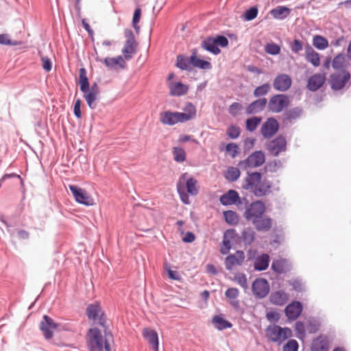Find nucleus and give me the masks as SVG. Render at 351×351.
Here are the masks:
<instances>
[{
    "label": "nucleus",
    "mask_w": 351,
    "mask_h": 351,
    "mask_svg": "<svg viewBox=\"0 0 351 351\" xmlns=\"http://www.w3.org/2000/svg\"><path fill=\"white\" fill-rule=\"evenodd\" d=\"M143 336L147 339L149 346L152 347L154 351H158V336L154 330L144 328L143 330Z\"/></svg>",
    "instance_id": "nucleus-24"
},
{
    "label": "nucleus",
    "mask_w": 351,
    "mask_h": 351,
    "mask_svg": "<svg viewBox=\"0 0 351 351\" xmlns=\"http://www.w3.org/2000/svg\"><path fill=\"white\" fill-rule=\"evenodd\" d=\"M269 263V256L267 254H263L256 259L254 262V269L258 271L265 270Z\"/></svg>",
    "instance_id": "nucleus-35"
},
{
    "label": "nucleus",
    "mask_w": 351,
    "mask_h": 351,
    "mask_svg": "<svg viewBox=\"0 0 351 351\" xmlns=\"http://www.w3.org/2000/svg\"><path fill=\"white\" fill-rule=\"evenodd\" d=\"M253 293L259 298H265L269 291V285L265 279H256L252 285Z\"/></svg>",
    "instance_id": "nucleus-15"
},
{
    "label": "nucleus",
    "mask_w": 351,
    "mask_h": 351,
    "mask_svg": "<svg viewBox=\"0 0 351 351\" xmlns=\"http://www.w3.org/2000/svg\"><path fill=\"white\" fill-rule=\"evenodd\" d=\"M196 108L190 102L186 103L183 112L165 111L160 114V121L165 125H173L178 123H184L196 117Z\"/></svg>",
    "instance_id": "nucleus-3"
},
{
    "label": "nucleus",
    "mask_w": 351,
    "mask_h": 351,
    "mask_svg": "<svg viewBox=\"0 0 351 351\" xmlns=\"http://www.w3.org/2000/svg\"><path fill=\"white\" fill-rule=\"evenodd\" d=\"M165 269L169 278L172 280H180V276L176 271H173L168 265H165Z\"/></svg>",
    "instance_id": "nucleus-61"
},
{
    "label": "nucleus",
    "mask_w": 351,
    "mask_h": 351,
    "mask_svg": "<svg viewBox=\"0 0 351 351\" xmlns=\"http://www.w3.org/2000/svg\"><path fill=\"white\" fill-rule=\"evenodd\" d=\"M289 104L290 99L289 96L283 94H278L270 98L268 103V108L272 112L278 113L287 108Z\"/></svg>",
    "instance_id": "nucleus-8"
},
{
    "label": "nucleus",
    "mask_w": 351,
    "mask_h": 351,
    "mask_svg": "<svg viewBox=\"0 0 351 351\" xmlns=\"http://www.w3.org/2000/svg\"><path fill=\"white\" fill-rule=\"evenodd\" d=\"M330 342L325 335H319L312 341L311 351H328Z\"/></svg>",
    "instance_id": "nucleus-21"
},
{
    "label": "nucleus",
    "mask_w": 351,
    "mask_h": 351,
    "mask_svg": "<svg viewBox=\"0 0 351 351\" xmlns=\"http://www.w3.org/2000/svg\"><path fill=\"white\" fill-rule=\"evenodd\" d=\"M255 232L251 228H247L242 232L243 241L247 244H251L254 240Z\"/></svg>",
    "instance_id": "nucleus-50"
},
{
    "label": "nucleus",
    "mask_w": 351,
    "mask_h": 351,
    "mask_svg": "<svg viewBox=\"0 0 351 351\" xmlns=\"http://www.w3.org/2000/svg\"><path fill=\"white\" fill-rule=\"evenodd\" d=\"M176 188L180 199L184 204H190L189 195L195 196L199 190L197 180L186 172L179 177Z\"/></svg>",
    "instance_id": "nucleus-2"
},
{
    "label": "nucleus",
    "mask_w": 351,
    "mask_h": 351,
    "mask_svg": "<svg viewBox=\"0 0 351 351\" xmlns=\"http://www.w3.org/2000/svg\"><path fill=\"white\" fill-rule=\"evenodd\" d=\"M104 62L108 68L112 69H124L125 67V62L121 56L115 58H106L104 60Z\"/></svg>",
    "instance_id": "nucleus-29"
},
{
    "label": "nucleus",
    "mask_w": 351,
    "mask_h": 351,
    "mask_svg": "<svg viewBox=\"0 0 351 351\" xmlns=\"http://www.w3.org/2000/svg\"><path fill=\"white\" fill-rule=\"evenodd\" d=\"M84 93V97L89 108H90L91 109H95L96 108L95 101L97 99L99 93L95 91H92L89 89L88 92Z\"/></svg>",
    "instance_id": "nucleus-40"
},
{
    "label": "nucleus",
    "mask_w": 351,
    "mask_h": 351,
    "mask_svg": "<svg viewBox=\"0 0 351 351\" xmlns=\"http://www.w3.org/2000/svg\"><path fill=\"white\" fill-rule=\"evenodd\" d=\"M241 131L239 127L236 125H230L228 128L226 130V134L230 138L235 139L238 138L240 135Z\"/></svg>",
    "instance_id": "nucleus-51"
},
{
    "label": "nucleus",
    "mask_w": 351,
    "mask_h": 351,
    "mask_svg": "<svg viewBox=\"0 0 351 351\" xmlns=\"http://www.w3.org/2000/svg\"><path fill=\"white\" fill-rule=\"evenodd\" d=\"M271 185L269 180L263 178L261 173L254 171L247 173L242 188L250 191L256 197H261L266 196L271 192Z\"/></svg>",
    "instance_id": "nucleus-1"
},
{
    "label": "nucleus",
    "mask_w": 351,
    "mask_h": 351,
    "mask_svg": "<svg viewBox=\"0 0 351 351\" xmlns=\"http://www.w3.org/2000/svg\"><path fill=\"white\" fill-rule=\"evenodd\" d=\"M305 58L315 67L320 65L319 53L315 51L311 46H308L306 48Z\"/></svg>",
    "instance_id": "nucleus-30"
},
{
    "label": "nucleus",
    "mask_w": 351,
    "mask_h": 351,
    "mask_svg": "<svg viewBox=\"0 0 351 351\" xmlns=\"http://www.w3.org/2000/svg\"><path fill=\"white\" fill-rule=\"evenodd\" d=\"M278 121L274 118H269L263 124L261 132L265 138H269L278 132Z\"/></svg>",
    "instance_id": "nucleus-17"
},
{
    "label": "nucleus",
    "mask_w": 351,
    "mask_h": 351,
    "mask_svg": "<svg viewBox=\"0 0 351 351\" xmlns=\"http://www.w3.org/2000/svg\"><path fill=\"white\" fill-rule=\"evenodd\" d=\"M313 45L319 50H324L328 47V41L322 36L315 35L313 38Z\"/></svg>",
    "instance_id": "nucleus-39"
},
{
    "label": "nucleus",
    "mask_w": 351,
    "mask_h": 351,
    "mask_svg": "<svg viewBox=\"0 0 351 351\" xmlns=\"http://www.w3.org/2000/svg\"><path fill=\"white\" fill-rule=\"evenodd\" d=\"M223 216L226 221L230 225H236L239 221L238 215L232 210H227L223 212Z\"/></svg>",
    "instance_id": "nucleus-45"
},
{
    "label": "nucleus",
    "mask_w": 351,
    "mask_h": 351,
    "mask_svg": "<svg viewBox=\"0 0 351 351\" xmlns=\"http://www.w3.org/2000/svg\"><path fill=\"white\" fill-rule=\"evenodd\" d=\"M350 79V74L347 70H342L339 73H333L330 77V83L333 90L342 89Z\"/></svg>",
    "instance_id": "nucleus-10"
},
{
    "label": "nucleus",
    "mask_w": 351,
    "mask_h": 351,
    "mask_svg": "<svg viewBox=\"0 0 351 351\" xmlns=\"http://www.w3.org/2000/svg\"><path fill=\"white\" fill-rule=\"evenodd\" d=\"M42 66L44 70L49 72L51 70L52 64L50 59L46 56L41 57Z\"/></svg>",
    "instance_id": "nucleus-59"
},
{
    "label": "nucleus",
    "mask_w": 351,
    "mask_h": 351,
    "mask_svg": "<svg viewBox=\"0 0 351 351\" xmlns=\"http://www.w3.org/2000/svg\"><path fill=\"white\" fill-rule=\"evenodd\" d=\"M241 109V104L239 103L234 102L230 106L229 112L232 115L236 116L237 114L238 111L240 110Z\"/></svg>",
    "instance_id": "nucleus-64"
},
{
    "label": "nucleus",
    "mask_w": 351,
    "mask_h": 351,
    "mask_svg": "<svg viewBox=\"0 0 351 351\" xmlns=\"http://www.w3.org/2000/svg\"><path fill=\"white\" fill-rule=\"evenodd\" d=\"M58 327V324L47 315H44L43 319L40 322V328L43 335L47 339L52 338L53 332Z\"/></svg>",
    "instance_id": "nucleus-13"
},
{
    "label": "nucleus",
    "mask_w": 351,
    "mask_h": 351,
    "mask_svg": "<svg viewBox=\"0 0 351 351\" xmlns=\"http://www.w3.org/2000/svg\"><path fill=\"white\" fill-rule=\"evenodd\" d=\"M265 51L271 55H277L280 51V47L279 45L274 43H268L265 47Z\"/></svg>",
    "instance_id": "nucleus-54"
},
{
    "label": "nucleus",
    "mask_w": 351,
    "mask_h": 351,
    "mask_svg": "<svg viewBox=\"0 0 351 351\" xmlns=\"http://www.w3.org/2000/svg\"><path fill=\"white\" fill-rule=\"evenodd\" d=\"M298 343L295 340L291 339L283 346V351H298Z\"/></svg>",
    "instance_id": "nucleus-57"
},
{
    "label": "nucleus",
    "mask_w": 351,
    "mask_h": 351,
    "mask_svg": "<svg viewBox=\"0 0 351 351\" xmlns=\"http://www.w3.org/2000/svg\"><path fill=\"white\" fill-rule=\"evenodd\" d=\"M173 159L177 162H183L186 160V154L184 149L179 147H174L172 149Z\"/></svg>",
    "instance_id": "nucleus-42"
},
{
    "label": "nucleus",
    "mask_w": 351,
    "mask_h": 351,
    "mask_svg": "<svg viewBox=\"0 0 351 351\" xmlns=\"http://www.w3.org/2000/svg\"><path fill=\"white\" fill-rule=\"evenodd\" d=\"M288 300V295L283 291H278L270 295V301L276 305H284Z\"/></svg>",
    "instance_id": "nucleus-31"
},
{
    "label": "nucleus",
    "mask_w": 351,
    "mask_h": 351,
    "mask_svg": "<svg viewBox=\"0 0 351 351\" xmlns=\"http://www.w3.org/2000/svg\"><path fill=\"white\" fill-rule=\"evenodd\" d=\"M212 323L214 326L219 330L232 327V324L228 320L223 319L221 315L214 316L212 319Z\"/></svg>",
    "instance_id": "nucleus-33"
},
{
    "label": "nucleus",
    "mask_w": 351,
    "mask_h": 351,
    "mask_svg": "<svg viewBox=\"0 0 351 351\" xmlns=\"http://www.w3.org/2000/svg\"><path fill=\"white\" fill-rule=\"evenodd\" d=\"M90 351H111V343L113 341L111 334L102 336L99 329L91 328L87 333Z\"/></svg>",
    "instance_id": "nucleus-4"
},
{
    "label": "nucleus",
    "mask_w": 351,
    "mask_h": 351,
    "mask_svg": "<svg viewBox=\"0 0 351 351\" xmlns=\"http://www.w3.org/2000/svg\"><path fill=\"white\" fill-rule=\"evenodd\" d=\"M295 330L298 338L302 339L305 336V326L301 322H297L295 325Z\"/></svg>",
    "instance_id": "nucleus-55"
},
{
    "label": "nucleus",
    "mask_w": 351,
    "mask_h": 351,
    "mask_svg": "<svg viewBox=\"0 0 351 351\" xmlns=\"http://www.w3.org/2000/svg\"><path fill=\"white\" fill-rule=\"evenodd\" d=\"M346 66V57L343 53H338L332 60V67L335 71L345 70Z\"/></svg>",
    "instance_id": "nucleus-34"
},
{
    "label": "nucleus",
    "mask_w": 351,
    "mask_h": 351,
    "mask_svg": "<svg viewBox=\"0 0 351 351\" xmlns=\"http://www.w3.org/2000/svg\"><path fill=\"white\" fill-rule=\"evenodd\" d=\"M17 236L20 240H27L29 239L30 233L25 230H19L17 231Z\"/></svg>",
    "instance_id": "nucleus-63"
},
{
    "label": "nucleus",
    "mask_w": 351,
    "mask_h": 351,
    "mask_svg": "<svg viewBox=\"0 0 351 351\" xmlns=\"http://www.w3.org/2000/svg\"><path fill=\"white\" fill-rule=\"evenodd\" d=\"M291 84L292 80L291 77L289 75L282 73L275 77L273 82V86L275 90L284 92L291 87Z\"/></svg>",
    "instance_id": "nucleus-16"
},
{
    "label": "nucleus",
    "mask_w": 351,
    "mask_h": 351,
    "mask_svg": "<svg viewBox=\"0 0 351 351\" xmlns=\"http://www.w3.org/2000/svg\"><path fill=\"white\" fill-rule=\"evenodd\" d=\"M287 148V141L285 137L279 136L267 145V149L271 154L277 156L280 152H285Z\"/></svg>",
    "instance_id": "nucleus-14"
},
{
    "label": "nucleus",
    "mask_w": 351,
    "mask_h": 351,
    "mask_svg": "<svg viewBox=\"0 0 351 351\" xmlns=\"http://www.w3.org/2000/svg\"><path fill=\"white\" fill-rule=\"evenodd\" d=\"M265 162V155L262 151H256L247 158L239 162V166L244 170L262 166Z\"/></svg>",
    "instance_id": "nucleus-6"
},
{
    "label": "nucleus",
    "mask_w": 351,
    "mask_h": 351,
    "mask_svg": "<svg viewBox=\"0 0 351 351\" xmlns=\"http://www.w3.org/2000/svg\"><path fill=\"white\" fill-rule=\"evenodd\" d=\"M266 208L265 204L261 200H256L252 202L246 208L243 216L247 220L252 222L253 220L262 216Z\"/></svg>",
    "instance_id": "nucleus-9"
},
{
    "label": "nucleus",
    "mask_w": 351,
    "mask_h": 351,
    "mask_svg": "<svg viewBox=\"0 0 351 351\" xmlns=\"http://www.w3.org/2000/svg\"><path fill=\"white\" fill-rule=\"evenodd\" d=\"M168 88L171 96H182L186 95L189 90V86L180 82H169Z\"/></svg>",
    "instance_id": "nucleus-22"
},
{
    "label": "nucleus",
    "mask_w": 351,
    "mask_h": 351,
    "mask_svg": "<svg viewBox=\"0 0 351 351\" xmlns=\"http://www.w3.org/2000/svg\"><path fill=\"white\" fill-rule=\"evenodd\" d=\"M267 100L266 98L258 99L253 101L246 108L247 114H254L262 111L266 106Z\"/></svg>",
    "instance_id": "nucleus-28"
},
{
    "label": "nucleus",
    "mask_w": 351,
    "mask_h": 351,
    "mask_svg": "<svg viewBox=\"0 0 351 351\" xmlns=\"http://www.w3.org/2000/svg\"><path fill=\"white\" fill-rule=\"evenodd\" d=\"M326 80L324 74L316 73L308 80L307 88L311 91L318 90L324 84Z\"/></svg>",
    "instance_id": "nucleus-25"
},
{
    "label": "nucleus",
    "mask_w": 351,
    "mask_h": 351,
    "mask_svg": "<svg viewBox=\"0 0 351 351\" xmlns=\"http://www.w3.org/2000/svg\"><path fill=\"white\" fill-rule=\"evenodd\" d=\"M302 311V306L300 302H293L285 308L287 317L291 320L296 319Z\"/></svg>",
    "instance_id": "nucleus-23"
},
{
    "label": "nucleus",
    "mask_w": 351,
    "mask_h": 351,
    "mask_svg": "<svg viewBox=\"0 0 351 351\" xmlns=\"http://www.w3.org/2000/svg\"><path fill=\"white\" fill-rule=\"evenodd\" d=\"M252 223L257 231L267 232L272 227L273 219L263 214L256 219L253 220Z\"/></svg>",
    "instance_id": "nucleus-19"
},
{
    "label": "nucleus",
    "mask_w": 351,
    "mask_h": 351,
    "mask_svg": "<svg viewBox=\"0 0 351 351\" xmlns=\"http://www.w3.org/2000/svg\"><path fill=\"white\" fill-rule=\"evenodd\" d=\"M239 294V290L237 288L233 287L228 289L225 293L226 297L230 300L231 305L234 308H238L239 306V302L237 300Z\"/></svg>",
    "instance_id": "nucleus-37"
},
{
    "label": "nucleus",
    "mask_w": 351,
    "mask_h": 351,
    "mask_svg": "<svg viewBox=\"0 0 351 351\" xmlns=\"http://www.w3.org/2000/svg\"><path fill=\"white\" fill-rule=\"evenodd\" d=\"M141 16V9L139 8H137L134 10L133 19H132V25L137 32L140 29V27L138 25V23L140 21Z\"/></svg>",
    "instance_id": "nucleus-52"
},
{
    "label": "nucleus",
    "mask_w": 351,
    "mask_h": 351,
    "mask_svg": "<svg viewBox=\"0 0 351 351\" xmlns=\"http://www.w3.org/2000/svg\"><path fill=\"white\" fill-rule=\"evenodd\" d=\"M137 43L136 40H126L122 53L126 60L132 58L133 54L136 53Z\"/></svg>",
    "instance_id": "nucleus-32"
},
{
    "label": "nucleus",
    "mask_w": 351,
    "mask_h": 351,
    "mask_svg": "<svg viewBox=\"0 0 351 351\" xmlns=\"http://www.w3.org/2000/svg\"><path fill=\"white\" fill-rule=\"evenodd\" d=\"M270 84L269 83L264 84L255 88L254 90V97H261L267 94L270 90Z\"/></svg>",
    "instance_id": "nucleus-47"
},
{
    "label": "nucleus",
    "mask_w": 351,
    "mask_h": 351,
    "mask_svg": "<svg viewBox=\"0 0 351 351\" xmlns=\"http://www.w3.org/2000/svg\"><path fill=\"white\" fill-rule=\"evenodd\" d=\"M86 315L90 319L97 322L101 326H104L105 319L104 313L98 303L91 304L86 308Z\"/></svg>",
    "instance_id": "nucleus-12"
},
{
    "label": "nucleus",
    "mask_w": 351,
    "mask_h": 351,
    "mask_svg": "<svg viewBox=\"0 0 351 351\" xmlns=\"http://www.w3.org/2000/svg\"><path fill=\"white\" fill-rule=\"evenodd\" d=\"M267 337L273 342L283 341L291 337L292 331L289 328H281L278 326L269 327L266 330Z\"/></svg>",
    "instance_id": "nucleus-7"
},
{
    "label": "nucleus",
    "mask_w": 351,
    "mask_h": 351,
    "mask_svg": "<svg viewBox=\"0 0 351 351\" xmlns=\"http://www.w3.org/2000/svg\"><path fill=\"white\" fill-rule=\"evenodd\" d=\"M69 189L77 202L86 206L94 204V199L84 189L74 185H70Z\"/></svg>",
    "instance_id": "nucleus-11"
},
{
    "label": "nucleus",
    "mask_w": 351,
    "mask_h": 351,
    "mask_svg": "<svg viewBox=\"0 0 351 351\" xmlns=\"http://www.w3.org/2000/svg\"><path fill=\"white\" fill-rule=\"evenodd\" d=\"M79 83L80 85V90L83 93L88 92L89 89V82L88 78L86 77V69L82 68L80 69L79 73Z\"/></svg>",
    "instance_id": "nucleus-38"
},
{
    "label": "nucleus",
    "mask_w": 351,
    "mask_h": 351,
    "mask_svg": "<svg viewBox=\"0 0 351 351\" xmlns=\"http://www.w3.org/2000/svg\"><path fill=\"white\" fill-rule=\"evenodd\" d=\"M80 106H81V100L80 99H77L74 105L73 112L74 114L77 118H81L82 113L80 110Z\"/></svg>",
    "instance_id": "nucleus-62"
},
{
    "label": "nucleus",
    "mask_w": 351,
    "mask_h": 351,
    "mask_svg": "<svg viewBox=\"0 0 351 351\" xmlns=\"http://www.w3.org/2000/svg\"><path fill=\"white\" fill-rule=\"evenodd\" d=\"M241 171L235 167H229L225 173V178L230 182L237 181L240 177Z\"/></svg>",
    "instance_id": "nucleus-41"
},
{
    "label": "nucleus",
    "mask_w": 351,
    "mask_h": 351,
    "mask_svg": "<svg viewBox=\"0 0 351 351\" xmlns=\"http://www.w3.org/2000/svg\"><path fill=\"white\" fill-rule=\"evenodd\" d=\"M302 110L300 108L296 107L287 110L285 113V116L286 119L291 121L292 119H295L298 118L300 116Z\"/></svg>",
    "instance_id": "nucleus-48"
},
{
    "label": "nucleus",
    "mask_w": 351,
    "mask_h": 351,
    "mask_svg": "<svg viewBox=\"0 0 351 351\" xmlns=\"http://www.w3.org/2000/svg\"><path fill=\"white\" fill-rule=\"evenodd\" d=\"M21 41H12L10 39L8 34H0V44L5 45H21Z\"/></svg>",
    "instance_id": "nucleus-53"
},
{
    "label": "nucleus",
    "mask_w": 351,
    "mask_h": 351,
    "mask_svg": "<svg viewBox=\"0 0 351 351\" xmlns=\"http://www.w3.org/2000/svg\"><path fill=\"white\" fill-rule=\"evenodd\" d=\"M291 49L294 53H298L302 49V43L299 40H294L291 45Z\"/></svg>",
    "instance_id": "nucleus-60"
},
{
    "label": "nucleus",
    "mask_w": 351,
    "mask_h": 351,
    "mask_svg": "<svg viewBox=\"0 0 351 351\" xmlns=\"http://www.w3.org/2000/svg\"><path fill=\"white\" fill-rule=\"evenodd\" d=\"M234 280L243 288L246 289L247 287V280L245 274H237L234 276Z\"/></svg>",
    "instance_id": "nucleus-56"
},
{
    "label": "nucleus",
    "mask_w": 351,
    "mask_h": 351,
    "mask_svg": "<svg viewBox=\"0 0 351 351\" xmlns=\"http://www.w3.org/2000/svg\"><path fill=\"white\" fill-rule=\"evenodd\" d=\"M258 14V9L256 7H252L249 10H246L244 14L245 20L251 21L256 17Z\"/></svg>",
    "instance_id": "nucleus-58"
},
{
    "label": "nucleus",
    "mask_w": 351,
    "mask_h": 351,
    "mask_svg": "<svg viewBox=\"0 0 351 351\" xmlns=\"http://www.w3.org/2000/svg\"><path fill=\"white\" fill-rule=\"evenodd\" d=\"M261 122V118L254 117L246 120V129L250 132L254 131Z\"/></svg>",
    "instance_id": "nucleus-46"
},
{
    "label": "nucleus",
    "mask_w": 351,
    "mask_h": 351,
    "mask_svg": "<svg viewBox=\"0 0 351 351\" xmlns=\"http://www.w3.org/2000/svg\"><path fill=\"white\" fill-rule=\"evenodd\" d=\"M191 62L193 67L201 69H210L212 65L210 62L197 58V50L193 49L191 56Z\"/></svg>",
    "instance_id": "nucleus-26"
},
{
    "label": "nucleus",
    "mask_w": 351,
    "mask_h": 351,
    "mask_svg": "<svg viewBox=\"0 0 351 351\" xmlns=\"http://www.w3.org/2000/svg\"><path fill=\"white\" fill-rule=\"evenodd\" d=\"M228 45V40L226 37L223 36H217L215 38L206 37L202 40L201 47L204 49L213 54L217 55L221 52V50L219 49L218 46L225 47Z\"/></svg>",
    "instance_id": "nucleus-5"
},
{
    "label": "nucleus",
    "mask_w": 351,
    "mask_h": 351,
    "mask_svg": "<svg viewBox=\"0 0 351 351\" xmlns=\"http://www.w3.org/2000/svg\"><path fill=\"white\" fill-rule=\"evenodd\" d=\"M291 10L285 6H278L270 11L271 16L276 19H283L289 15Z\"/></svg>",
    "instance_id": "nucleus-36"
},
{
    "label": "nucleus",
    "mask_w": 351,
    "mask_h": 351,
    "mask_svg": "<svg viewBox=\"0 0 351 351\" xmlns=\"http://www.w3.org/2000/svg\"><path fill=\"white\" fill-rule=\"evenodd\" d=\"M245 260L243 251L237 250L235 254L228 256L225 259V265L228 270H232L235 266L241 265Z\"/></svg>",
    "instance_id": "nucleus-18"
},
{
    "label": "nucleus",
    "mask_w": 351,
    "mask_h": 351,
    "mask_svg": "<svg viewBox=\"0 0 351 351\" xmlns=\"http://www.w3.org/2000/svg\"><path fill=\"white\" fill-rule=\"evenodd\" d=\"M287 266V263L285 259H277L273 261L271 267L278 273L285 272Z\"/></svg>",
    "instance_id": "nucleus-44"
},
{
    "label": "nucleus",
    "mask_w": 351,
    "mask_h": 351,
    "mask_svg": "<svg viewBox=\"0 0 351 351\" xmlns=\"http://www.w3.org/2000/svg\"><path fill=\"white\" fill-rule=\"evenodd\" d=\"M226 152L232 157L234 158L240 152L239 146L234 143H230L226 146Z\"/></svg>",
    "instance_id": "nucleus-49"
},
{
    "label": "nucleus",
    "mask_w": 351,
    "mask_h": 351,
    "mask_svg": "<svg viewBox=\"0 0 351 351\" xmlns=\"http://www.w3.org/2000/svg\"><path fill=\"white\" fill-rule=\"evenodd\" d=\"M240 200L239 193L234 190H229L220 197V202L225 206L235 204Z\"/></svg>",
    "instance_id": "nucleus-27"
},
{
    "label": "nucleus",
    "mask_w": 351,
    "mask_h": 351,
    "mask_svg": "<svg viewBox=\"0 0 351 351\" xmlns=\"http://www.w3.org/2000/svg\"><path fill=\"white\" fill-rule=\"evenodd\" d=\"M236 232L233 229L227 230L223 237L222 245L220 248V252L223 254H226L231 249V242L235 239Z\"/></svg>",
    "instance_id": "nucleus-20"
},
{
    "label": "nucleus",
    "mask_w": 351,
    "mask_h": 351,
    "mask_svg": "<svg viewBox=\"0 0 351 351\" xmlns=\"http://www.w3.org/2000/svg\"><path fill=\"white\" fill-rule=\"evenodd\" d=\"M191 57H186L180 55L177 57L176 66L182 70H190L191 69Z\"/></svg>",
    "instance_id": "nucleus-43"
}]
</instances>
